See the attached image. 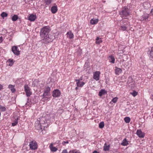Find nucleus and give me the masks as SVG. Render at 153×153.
<instances>
[{
	"label": "nucleus",
	"mask_w": 153,
	"mask_h": 153,
	"mask_svg": "<svg viewBox=\"0 0 153 153\" xmlns=\"http://www.w3.org/2000/svg\"><path fill=\"white\" fill-rule=\"evenodd\" d=\"M100 72L99 71H96L95 72L93 75V78L96 81H98L99 79V77L100 74Z\"/></svg>",
	"instance_id": "nucleus-8"
},
{
	"label": "nucleus",
	"mask_w": 153,
	"mask_h": 153,
	"mask_svg": "<svg viewBox=\"0 0 153 153\" xmlns=\"http://www.w3.org/2000/svg\"><path fill=\"white\" fill-rule=\"evenodd\" d=\"M50 88L49 87H48L46 88V89L45 90L44 92H46V93L48 94V93L50 92Z\"/></svg>",
	"instance_id": "nucleus-35"
},
{
	"label": "nucleus",
	"mask_w": 153,
	"mask_h": 153,
	"mask_svg": "<svg viewBox=\"0 0 153 153\" xmlns=\"http://www.w3.org/2000/svg\"><path fill=\"white\" fill-rule=\"evenodd\" d=\"M30 148L32 150H35L38 148L37 143L34 141H32L30 143L29 145Z\"/></svg>",
	"instance_id": "nucleus-5"
},
{
	"label": "nucleus",
	"mask_w": 153,
	"mask_h": 153,
	"mask_svg": "<svg viewBox=\"0 0 153 153\" xmlns=\"http://www.w3.org/2000/svg\"><path fill=\"white\" fill-rule=\"evenodd\" d=\"M25 91L27 97H29L32 94V92L30 91V89L27 85L24 86Z\"/></svg>",
	"instance_id": "nucleus-6"
},
{
	"label": "nucleus",
	"mask_w": 153,
	"mask_h": 153,
	"mask_svg": "<svg viewBox=\"0 0 153 153\" xmlns=\"http://www.w3.org/2000/svg\"><path fill=\"white\" fill-rule=\"evenodd\" d=\"M153 98H152V99L153 100V95L152 96Z\"/></svg>",
	"instance_id": "nucleus-52"
},
{
	"label": "nucleus",
	"mask_w": 153,
	"mask_h": 153,
	"mask_svg": "<svg viewBox=\"0 0 153 153\" xmlns=\"http://www.w3.org/2000/svg\"><path fill=\"white\" fill-rule=\"evenodd\" d=\"M36 15L33 14L30 15L28 17V19L31 21H33L36 19Z\"/></svg>",
	"instance_id": "nucleus-13"
},
{
	"label": "nucleus",
	"mask_w": 153,
	"mask_h": 153,
	"mask_svg": "<svg viewBox=\"0 0 153 153\" xmlns=\"http://www.w3.org/2000/svg\"><path fill=\"white\" fill-rule=\"evenodd\" d=\"M68 153V152L67 151V149H66L63 150L62 152V153Z\"/></svg>",
	"instance_id": "nucleus-42"
},
{
	"label": "nucleus",
	"mask_w": 153,
	"mask_h": 153,
	"mask_svg": "<svg viewBox=\"0 0 153 153\" xmlns=\"http://www.w3.org/2000/svg\"><path fill=\"white\" fill-rule=\"evenodd\" d=\"M11 50L15 55L18 56L20 54V51L18 49L17 46H13L12 47Z\"/></svg>",
	"instance_id": "nucleus-7"
},
{
	"label": "nucleus",
	"mask_w": 153,
	"mask_h": 153,
	"mask_svg": "<svg viewBox=\"0 0 153 153\" xmlns=\"http://www.w3.org/2000/svg\"><path fill=\"white\" fill-rule=\"evenodd\" d=\"M7 15L8 14L5 12H3L1 14V16L3 18L7 16Z\"/></svg>",
	"instance_id": "nucleus-32"
},
{
	"label": "nucleus",
	"mask_w": 153,
	"mask_h": 153,
	"mask_svg": "<svg viewBox=\"0 0 153 153\" xmlns=\"http://www.w3.org/2000/svg\"><path fill=\"white\" fill-rule=\"evenodd\" d=\"M14 62V61L13 60V59H9L7 60V62H10V63L9 64V66H12L13 65V64Z\"/></svg>",
	"instance_id": "nucleus-28"
},
{
	"label": "nucleus",
	"mask_w": 153,
	"mask_h": 153,
	"mask_svg": "<svg viewBox=\"0 0 153 153\" xmlns=\"http://www.w3.org/2000/svg\"><path fill=\"white\" fill-rule=\"evenodd\" d=\"M58 111H62L63 110L62 109H60L58 110Z\"/></svg>",
	"instance_id": "nucleus-49"
},
{
	"label": "nucleus",
	"mask_w": 153,
	"mask_h": 153,
	"mask_svg": "<svg viewBox=\"0 0 153 153\" xmlns=\"http://www.w3.org/2000/svg\"><path fill=\"white\" fill-rule=\"evenodd\" d=\"M67 34L69 36V37L70 39H71L74 38V35L71 31L68 32Z\"/></svg>",
	"instance_id": "nucleus-25"
},
{
	"label": "nucleus",
	"mask_w": 153,
	"mask_h": 153,
	"mask_svg": "<svg viewBox=\"0 0 153 153\" xmlns=\"http://www.w3.org/2000/svg\"><path fill=\"white\" fill-rule=\"evenodd\" d=\"M18 19V17L16 15H14L12 18V20L13 22L16 21Z\"/></svg>",
	"instance_id": "nucleus-27"
},
{
	"label": "nucleus",
	"mask_w": 153,
	"mask_h": 153,
	"mask_svg": "<svg viewBox=\"0 0 153 153\" xmlns=\"http://www.w3.org/2000/svg\"><path fill=\"white\" fill-rule=\"evenodd\" d=\"M149 17V15L147 13L144 14L140 18L141 21H146Z\"/></svg>",
	"instance_id": "nucleus-11"
},
{
	"label": "nucleus",
	"mask_w": 153,
	"mask_h": 153,
	"mask_svg": "<svg viewBox=\"0 0 153 153\" xmlns=\"http://www.w3.org/2000/svg\"><path fill=\"white\" fill-rule=\"evenodd\" d=\"M98 20L97 19H91L90 21L91 24L92 25H94L97 23L98 22Z\"/></svg>",
	"instance_id": "nucleus-20"
},
{
	"label": "nucleus",
	"mask_w": 153,
	"mask_h": 153,
	"mask_svg": "<svg viewBox=\"0 0 153 153\" xmlns=\"http://www.w3.org/2000/svg\"><path fill=\"white\" fill-rule=\"evenodd\" d=\"M104 126V123L103 122H101L99 124V127L100 128H103Z\"/></svg>",
	"instance_id": "nucleus-31"
},
{
	"label": "nucleus",
	"mask_w": 153,
	"mask_h": 153,
	"mask_svg": "<svg viewBox=\"0 0 153 153\" xmlns=\"http://www.w3.org/2000/svg\"><path fill=\"white\" fill-rule=\"evenodd\" d=\"M132 80V78L131 77H129L128 78V81H127V83L128 84H129L131 82V81Z\"/></svg>",
	"instance_id": "nucleus-40"
},
{
	"label": "nucleus",
	"mask_w": 153,
	"mask_h": 153,
	"mask_svg": "<svg viewBox=\"0 0 153 153\" xmlns=\"http://www.w3.org/2000/svg\"><path fill=\"white\" fill-rule=\"evenodd\" d=\"M93 153H100L99 152H98L97 151H94L93 152Z\"/></svg>",
	"instance_id": "nucleus-47"
},
{
	"label": "nucleus",
	"mask_w": 153,
	"mask_h": 153,
	"mask_svg": "<svg viewBox=\"0 0 153 153\" xmlns=\"http://www.w3.org/2000/svg\"><path fill=\"white\" fill-rule=\"evenodd\" d=\"M49 147L51 151L52 152H56L57 150V148L53 146V144H50Z\"/></svg>",
	"instance_id": "nucleus-16"
},
{
	"label": "nucleus",
	"mask_w": 153,
	"mask_h": 153,
	"mask_svg": "<svg viewBox=\"0 0 153 153\" xmlns=\"http://www.w3.org/2000/svg\"><path fill=\"white\" fill-rule=\"evenodd\" d=\"M136 134L139 137L143 138L144 137V134L142 132L140 129H138L137 130Z\"/></svg>",
	"instance_id": "nucleus-10"
},
{
	"label": "nucleus",
	"mask_w": 153,
	"mask_h": 153,
	"mask_svg": "<svg viewBox=\"0 0 153 153\" xmlns=\"http://www.w3.org/2000/svg\"><path fill=\"white\" fill-rule=\"evenodd\" d=\"M77 55L79 56H80L82 53V50L81 49H79L78 50H77Z\"/></svg>",
	"instance_id": "nucleus-38"
},
{
	"label": "nucleus",
	"mask_w": 153,
	"mask_h": 153,
	"mask_svg": "<svg viewBox=\"0 0 153 153\" xmlns=\"http://www.w3.org/2000/svg\"><path fill=\"white\" fill-rule=\"evenodd\" d=\"M14 86L12 85H9L8 86V88L10 89L12 93L15 91V89L14 88Z\"/></svg>",
	"instance_id": "nucleus-19"
},
{
	"label": "nucleus",
	"mask_w": 153,
	"mask_h": 153,
	"mask_svg": "<svg viewBox=\"0 0 153 153\" xmlns=\"http://www.w3.org/2000/svg\"><path fill=\"white\" fill-rule=\"evenodd\" d=\"M118 100V98L117 97L113 98L111 100V102L114 103H116Z\"/></svg>",
	"instance_id": "nucleus-33"
},
{
	"label": "nucleus",
	"mask_w": 153,
	"mask_h": 153,
	"mask_svg": "<svg viewBox=\"0 0 153 153\" xmlns=\"http://www.w3.org/2000/svg\"><path fill=\"white\" fill-rule=\"evenodd\" d=\"M131 94L134 97H135L137 94V92L135 91H133V92L131 93Z\"/></svg>",
	"instance_id": "nucleus-36"
},
{
	"label": "nucleus",
	"mask_w": 153,
	"mask_h": 153,
	"mask_svg": "<svg viewBox=\"0 0 153 153\" xmlns=\"http://www.w3.org/2000/svg\"><path fill=\"white\" fill-rule=\"evenodd\" d=\"M124 55V56H126L125 54H124V55Z\"/></svg>",
	"instance_id": "nucleus-54"
},
{
	"label": "nucleus",
	"mask_w": 153,
	"mask_h": 153,
	"mask_svg": "<svg viewBox=\"0 0 153 153\" xmlns=\"http://www.w3.org/2000/svg\"><path fill=\"white\" fill-rule=\"evenodd\" d=\"M128 144V141H127L126 138L124 139L122 141L121 145L123 146H126Z\"/></svg>",
	"instance_id": "nucleus-15"
},
{
	"label": "nucleus",
	"mask_w": 153,
	"mask_h": 153,
	"mask_svg": "<svg viewBox=\"0 0 153 153\" xmlns=\"http://www.w3.org/2000/svg\"><path fill=\"white\" fill-rule=\"evenodd\" d=\"M42 37L43 39L41 41L42 43L44 44H47L52 42L54 38L53 36L51 35H49Z\"/></svg>",
	"instance_id": "nucleus-1"
},
{
	"label": "nucleus",
	"mask_w": 153,
	"mask_h": 153,
	"mask_svg": "<svg viewBox=\"0 0 153 153\" xmlns=\"http://www.w3.org/2000/svg\"><path fill=\"white\" fill-rule=\"evenodd\" d=\"M124 120L126 123H128L130 122L131 119L129 117H127L124 118Z\"/></svg>",
	"instance_id": "nucleus-30"
},
{
	"label": "nucleus",
	"mask_w": 153,
	"mask_h": 153,
	"mask_svg": "<svg viewBox=\"0 0 153 153\" xmlns=\"http://www.w3.org/2000/svg\"><path fill=\"white\" fill-rule=\"evenodd\" d=\"M3 88V86L1 85L0 84V90H1Z\"/></svg>",
	"instance_id": "nucleus-46"
},
{
	"label": "nucleus",
	"mask_w": 153,
	"mask_h": 153,
	"mask_svg": "<svg viewBox=\"0 0 153 153\" xmlns=\"http://www.w3.org/2000/svg\"><path fill=\"white\" fill-rule=\"evenodd\" d=\"M121 27L122 30L123 31L126 30L127 28V27L124 25L121 26Z\"/></svg>",
	"instance_id": "nucleus-39"
},
{
	"label": "nucleus",
	"mask_w": 153,
	"mask_h": 153,
	"mask_svg": "<svg viewBox=\"0 0 153 153\" xmlns=\"http://www.w3.org/2000/svg\"><path fill=\"white\" fill-rule=\"evenodd\" d=\"M107 93L106 91L104 89L101 90L99 92V95L102 96L103 95H104Z\"/></svg>",
	"instance_id": "nucleus-18"
},
{
	"label": "nucleus",
	"mask_w": 153,
	"mask_h": 153,
	"mask_svg": "<svg viewBox=\"0 0 153 153\" xmlns=\"http://www.w3.org/2000/svg\"><path fill=\"white\" fill-rule=\"evenodd\" d=\"M75 81L76 82V84L77 87H82L85 84V82H80L79 79H76Z\"/></svg>",
	"instance_id": "nucleus-12"
},
{
	"label": "nucleus",
	"mask_w": 153,
	"mask_h": 153,
	"mask_svg": "<svg viewBox=\"0 0 153 153\" xmlns=\"http://www.w3.org/2000/svg\"><path fill=\"white\" fill-rule=\"evenodd\" d=\"M69 153H79L75 151V150H73L70 151H69Z\"/></svg>",
	"instance_id": "nucleus-41"
},
{
	"label": "nucleus",
	"mask_w": 153,
	"mask_h": 153,
	"mask_svg": "<svg viewBox=\"0 0 153 153\" xmlns=\"http://www.w3.org/2000/svg\"><path fill=\"white\" fill-rule=\"evenodd\" d=\"M53 0H45V1L46 4L49 5L52 2Z\"/></svg>",
	"instance_id": "nucleus-37"
},
{
	"label": "nucleus",
	"mask_w": 153,
	"mask_h": 153,
	"mask_svg": "<svg viewBox=\"0 0 153 153\" xmlns=\"http://www.w3.org/2000/svg\"><path fill=\"white\" fill-rule=\"evenodd\" d=\"M102 42V40H101V39L99 37H97L96 39V44H100Z\"/></svg>",
	"instance_id": "nucleus-24"
},
{
	"label": "nucleus",
	"mask_w": 153,
	"mask_h": 153,
	"mask_svg": "<svg viewBox=\"0 0 153 153\" xmlns=\"http://www.w3.org/2000/svg\"><path fill=\"white\" fill-rule=\"evenodd\" d=\"M152 48H153V46Z\"/></svg>",
	"instance_id": "nucleus-55"
},
{
	"label": "nucleus",
	"mask_w": 153,
	"mask_h": 153,
	"mask_svg": "<svg viewBox=\"0 0 153 153\" xmlns=\"http://www.w3.org/2000/svg\"><path fill=\"white\" fill-rule=\"evenodd\" d=\"M110 147V146L109 145L107 146L105 143L104 144V145L103 147V150L105 151H108Z\"/></svg>",
	"instance_id": "nucleus-23"
},
{
	"label": "nucleus",
	"mask_w": 153,
	"mask_h": 153,
	"mask_svg": "<svg viewBox=\"0 0 153 153\" xmlns=\"http://www.w3.org/2000/svg\"><path fill=\"white\" fill-rule=\"evenodd\" d=\"M0 109L1 111H4L6 110L5 108L1 105H0Z\"/></svg>",
	"instance_id": "nucleus-34"
},
{
	"label": "nucleus",
	"mask_w": 153,
	"mask_h": 153,
	"mask_svg": "<svg viewBox=\"0 0 153 153\" xmlns=\"http://www.w3.org/2000/svg\"><path fill=\"white\" fill-rule=\"evenodd\" d=\"M58 9L57 6H53L51 8V11L53 13H56Z\"/></svg>",
	"instance_id": "nucleus-14"
},
{
	"label": "nucleus",
	"mask_w": 153,
	"mask_h": 153,
	"mask_svg": "<svg viewBox=\"0 0 153 153\" xmlns=\"http://www.w3.org/2000/svg\"><path fill=\"white\" fill-rule=\"evenodd\" d=\"M118 56L120 58H121V57L123 56L121 55L120 53L118 54Z\"/></svg>",
	"instance_id": "nucleus-45"
},
{
	"label": "nucleus",
	"mask_w": 153,
	"mask_h": 153,
	"mask_svg": "<svg viewBox=\"0 0 153 153\" xmlns=\"http://www.w3.org/2000/svg\"><path fill=\"white\" fill-rule=\"evenodd\" d=\"M3 41L2 37L1 36L0 37V42H1Z\"/></svg>",
	"instance_id": "nucleus-44"
},
{
	"label": "nucleus",
	"mask_w": 153,
	"mask_h": 153,
	"mask_svg": "<svg viewBox=\"0 0 153 153\" xmlns=\"http://www.w3.org/2000/svg\"><path fill=\"white\" fill-rule=\"evenodd\" d=\"M69 143V142L68 141H64L62 143V144L63 145H65V144L66 143Z\"/></svg>",
	"instance_id": "nucleus-43"
},
{
	"label": "nucleus",
	"mask_w": 153,
	"mask_h": 153,
	"mask_svg": "<svg viewBox=\"0 0 153 153\" xmlns=\"http://www.w3.org/2000/svg\"><path fill=\"white\" fill-rule=\"evenodd\" d=\"M152 11H153V9H152L151 10V12H152Z\"/></svg>",
	"instance_id": "nucleus-51"
},
{
	"label": "nucleus",
	"mask_w": 153,
	"mask_h": 153,
	"mask_svg": "<svg viewBox=\"0 0 153 153\" xmlns=\"http://www.w3.org/2000/svg\"><path fill=\"white\" fill-rule=\"evenodd\" d=\"M61 94L60 91L58 89H56L53 91V96L54 97H58Z\"/></svg>",
	"instance_id": "nucleus-9"
},
{
	"label": "nucleus",
	"mask_w": 153,
	"mask_h": 153,
	"mask_svg": "<svg viewBox=\"0 0 153 153\" xmlns=\"http://www.w3.org/2000/svg\"><path fill=\"white\" fill-rule=\"evenodd\" d=\"M152 48H151L149 53L150 59L151 60H153V49Z\"/></svg>",
	"instance_id": "nucleus-21"
},
{
	"label": "nucleus",
	"mask_w": 153,
	"mask_h": 153,
	"mask_svg": "<svg viewBox=\"0 0 153 153\" xmlns=\"http://www.w3.org/2000/svg\"><path fill=\"white\" fill-rule=\"evenodd\" d=\"M78 89V87L77 86V87H76L75 88V89L76 90H77V89Z\"/></svg>",
	"instance_id": "nucleus-48"
},
{
	"label": "nucleus",
	"mask_w": 153,
	"mask_h": 153,
	"mask_svg": "<svg viewBox=\"0 0 153 153\" xmlns=\"http://www.w3.org/2000/svg\"><path fill=\"white\" fill-rule=\"evenodd\" d=\"M27 100H28V101L29 100V99L28 98H27Z\"/></svg>",
	"instance_id": "nucleus-53"
},
{
	"label": "nucleus",
	"mask_w": 153,
	"mask_h": 153,
	"mask_svg": "<svg viewBox=\"0 0 153 153\" xmlns=\"http://www.w3.org/2000/svg\"><path fill=\"white\" fill-rule=\"evenodd\" d=\"M122 72L121 69L119 68L116 67L115 69V73L116 75H118Z\"/></svg>",
	"instance_id": "nucleus-17"
},
{
	"label": "nucleus",
	"mask_w": 153,
	"mask_h": 153,
	"mask_svg": "<svg viewBox=\"0 0 153 153\" xmlns=\"http://www.w3.org/2000/svg\"><path fill=\"white\" fill-rule=\"evenodd\" d=\"M39 120H37L35 122V126H38V127L41 130L42 129V126L41 124H43L46 123L47 121L46 118L45 117H42L39 118Z\"/></svg>",
	"instance_id": "nucleus-2"
},
{
	"label": "nucleus",
	"mask_w": 153,
	"mask_h": 153,
	"mask_svg": "<svg viewBox=\"0 0 153 153\" xmlns=\"http://www.w3.org/2000/svg\"><path fill=\"white\" fill-rule=\"evenodd\" d=\"M109 60L111 62L114 63L115 61V59L114 57L112 56H109Z\"/></svg>",
	"instance_id": "nucleus-22"
},
{
	"label": "nucleus",
	"mask_w": 153,
	"mask_h": 153,
	"mask_svg": "<svg viewBox=\"0 0 153 153\" xmlns=\"http://www.w3.org/2000/svg\"><path fill=\"white\" fill-rule=\"evenodd\" d=\"M50 31V28L47 26H45L42 28L40 31V36L41 37L49 35V33Z\"/></svg>",
	"instance_id": "nucleus-3"
},
{
	"label": "nucleus",
	"mask_w": 153,
	"mask_h": 153,
	"mask_svg": "<svg viewBox=\"0 0 153 153\" xmlns=\"http://www.w3.org/2000/svg\"><path fill=\"white\" fill-rule=\"evenodd\" d=\"M129 9L127 7H124L122 8L121 12L120 13V14L124 16H127L129 15Z\"/></svg>",
	"instance_id": "nucleus-4"
},
{
	"label": "nucleus",
	"mask_w": 153,
	"mask_h": 153,
	"mask_svg": "<svg viewBox=\"0 0 153 153\" xmlns=\"http://www.w3.org/2000/svg\"><path fill=\"white\" fill-rule=\"evenodd\" d=\"M48 94L46 92H44L43 94H42V96L43 97L42 99H44V100H47L48 99V97H46V96H48Z\"/></svg>",
	"instance_id": "nucleus-29"
},
{
	"label": "nucleus",
	"mask_w": 153,
	"mask_h": 153,
	"mask_svg": "<svg viewBox=\"0 0 153 153\" xmlns=\"http://www.w3.org/2000/svg\"><path fill=\"white\" fill-rule=\"evenodd\" d=\"M49 115H52V117H53V118L54 116H53V114H50Z\"/></svg>",
	"instance_id": "nucleus-50"
},
{
	"label": "nucleus",
	"mask_w": 153,
	"mask_h": 153,
	"mask_svg": "<svg viewBox=\"0 0 153 153\" xmlns=\"http://www.w3.org/2000/svg\"><path fill=\"white\" fill-rule=\"evenodd\" d=\"M18 118L15 119L13 121V122L12 123V126H15L18 123Z\"/></svg>",
	"instance_id": "nucleus-26"
}]
</instances>
